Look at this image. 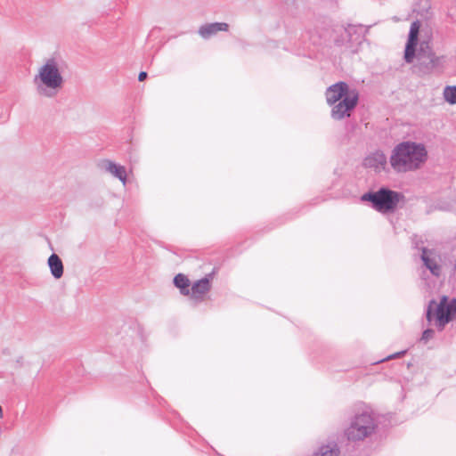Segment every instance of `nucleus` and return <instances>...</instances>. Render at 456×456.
I'll list each match as a JSON object with an SVG mask.
<instances>
[{
	"label": "nucleus",
	"mask_w": 456,
	"mask_h": 456,
	"mask_svg": "<svg viewBox=\"0 0 456 456\" xmlns=\"http://www.w3.org/2000/svg\"><path fill=\"white\" fill-rule=\"evenodd\" d=\"M428 159V153L424 143L404 141L392 150L389 164L395 173L402 174L420 169Z\"/></svg>",
	"instance_id": "f257e3e1"
},
{
	"label": "nucleus",
	"mask_w": 456,
	"mask_h": 456,
	"mask_svg": "<svg viewBox=\"0 0 456 456\" xmlns=\"http://www.w3.org/2000/svg\"><path fill=\"white\" fill-rule=\"evenodd\" d=\"M38 94L52 97L55 91L62 86L63 77L59 70V66L54 58L48 59L39 69L38 74L34 77Z\"/></svg>",
	"instance_id": "f03ea898"
},
{
	"label": "nucleus",
	"mask_w": 456,
	"mask_h": 456,
	"mask_svg": "<svg viewBox=\"0 0 456 456\" xmlns=\"http://www.w3.org/2000/svg\"><path fill=\"white\" fill-rule=\"evenodd\" d=\"M361 199L362 201L370 202L371 207L379 213H390L395 210L404 196L401 192L381 187L377 191L364 193Z\"/></svg>",
	"instance_id": "7ed1b4c3"
},
{
	"label": "nucleus",
	"mask_w": 456,
	"mask_h": 456,
	"mask_svg": "<svg viewBox=\"0 0 456 456\" xmlns=\"http://www.w3.org/2000/svg\"><path fill=\"white\" fill-rule=\"evenodd\" d=\"M350 419L349 428H378L384 424L387 416L376 412L370 405L360 402L353 406Z\"/></svg>",
	"instance_id": "20e7f679"
},
{
	"label": "nucleus",
	"mask_w": 456,
	"mask_h": 456,
	"mask_svg": "<svg viewBox=\"0 0 456 456\" xmlns=\"http://www.w3.org/2000/svg\"><path fill=\"white\" fill-rule=\"evenodd\" d=\"M415 57L417 58V63L413 68L414 72L419 76L431 74L436 69L442 67L444 62V57L437 56L427 41H422L419 44Z\"/></svg>",
	"instance_id": "39448f33"
},
{
	"label": "nucleus",
	"mask_w": 456,
	"mask_h": 456,
	"mask_svg": "<svg viewBox=\"0 0 456 456\" xmlns=\"http://www.w3.org/2000/svg\"><path fill=\"white\" fill-rule=\"evenodd\" d=\"M456 314V298L449 299L444 296L439 304L431 300L427 309V320L431 322L434 317L439 330L450 322Z\"/></svg>",
	"instance_id": "423d86ee"
},
{
	"label": "nucleus",
	"mask_w": 456,
	"mask_h": 456,
	"mask_svg": "<svg viewBox=\"0 0 456 456\" xmlns=\"http://www.w3.org/2000/svg\"><path fill=\"white\" fill-rule=\"evenodd\" d=\"M358 100V93L352 91L347 96H345L334 105H331L332 109L330 111V117L334 120H342L349 118L351 116V112L357 106Z\"/></svg>",
	"instance_id": "0eeeda50"
},
{
	"label": "nucleus",
	"mask_w": 456,
	"mask_h": 456,
	"mask_svg": "<svg viewBox=\"0 0 456 456\" xmlns=\"http://www.w3.org/2000/svg\"><path fill=\"white\" fill-rule=\"evenodd\" d=\"M419 31V22L413 21L411 25L408 40L404 50V61L411 63L415 58L416 47L418 45V37Z\"/></svg>",
	"instance_id": "6e6552de"
},
{
	"label": "nucleus",
	"mask_w": 456,
	"mask_h": 456,
	"mask_svg": "<svg viewBox=\"0 0 456 456\" xmlns=\"http://www.w3.org/2000/svg\"><path fill=\"white\" fill-rule=\"evenodd\" d=\"M349 90L348 85L344 81L337 82L330 86L325 92L326 102L328 105H334L338 101L347 96Z\"/></svg>",
	"instance_id": "1a4fd4ad"
},
{
	"label": "nucleus",
	"mask_w": 456,
	"mask_h": 456,
	"mask_svg": "<svg viewBox=\"0 0 456 456\" xmlns=\"http://www.w3.org/2000/svg\"><path fill=\"white\" fill-rule=\"evenodd\" d=\"M101 167L106 172L111 174L114 177L118 178L123 184L126 183V168L118 165L110 159H104L100 164Z\"/></svg>",
	"instance_id": "9d476101"
},
{
	"label": "nucleus",
	"mask_w": 456,
	"mask_h": 456,
	"mask_svg": "<svg viewBox=\"0 0 456 456\" xmlns=\"http://www.w3.org/2000/svg\"><path fill=\"white\" fill-rule=\"evenodd\" d=\"M229 25L226 22H213L202 25L199 28L200 36L204 39H208L219 31H227Z\"/></svg>",
	"instance_id": "9b49d317"
},
{
	"label": "nucleus",
	"mask_w": 456,
	"mask_h": 456,
	"mask_svg": "<svg viewBox=\"0 0 456 456\" xmlns=\"http://www.w3.org/2000/svg\"><path fill=\"white\" fill-rule=\"evenodd\" d=\"M313 456H340V448L335 440L322 443Z\"/></svg>",
	"instance_id": "f8f14e48"
},
{
	"label": "nucleus",
	"mask_w": 456,
	"mask_h": 456,
	"mask_svg": "<svg viewBox=\"0 0 456 456\" xmlns=\"http://www.w3.org/2000/svg\"><path fill=\"white\" fill-rule=\"evenodd\" d=\"M387 160L382 151H376L364 159V165L378 171L385 170Z\"/></svg>",
	"instance_id": "ddd939ff"
},
{
	"label": "nucleus",
	"mask_w": 456,
	"mask_h": 456,
	"mask_svg": "<svg viewBox=\"0 0 456 456\" xmlns=\"http://www.w3.org/2000/svg\"><path fill=\"white\" fill-rule=\"evenodd\" d=\"M210 277L211 274L206 276L200 281L194 282L191 286V297L193 298H199L202 295L206 294L210 290Z\"/></svg>",
	"instance_id": "4468645a"
},
{
	"label": "nucleus",
	"mask_w": 456,
	"mask_h": 456,
	"mask_svg": "<svg viewBox=\"0 0 456 456\" xmlns=\"http://www.w3.org/2000/svg\"><path fill=\"white\" fill-rule=\"evenodd\" d=\"M51 274L55 279H60L63 275V264L60 256L56 254H52L47 260Z\"/></svg>",
	"instance_id": "2eb2a0df"
},
{
	"label": "nucleus",
	"mask_w": 456,
	"mask_h": 456,
	"mask_svg": "<svg viewBox=\"0 0 456 456\" xmlns=\"http://www.w3.org/2000/svg\"><path fill=\"white\" fill-rule=\"evenodd\" d=\"M421 259L425 266L435 276H439L441 272V266L434 260L428 257L427 248H422Z\"/></svg>",
	"instance_id": "dca6fc26"
},
{
	"label": "nucleus",
	"mask_w": 456,
	"mask_h": 456,
	"mask_svg": "<svg viewBox=\"0 0 456 456\" xmlns=\"http://www.w3.org/2000/svg\"><path fill=\"white\" fill-rule=\"evenodd\" d=\"M346 436L348 440L357 442L370 436L375 429H346Z\"/></svg>",
	"instance_id": "f3484780"
},
{
	"label": "nucleus",
	"mask_w": 456,
	"mask_h": 456,
	"mask_svg": "<svg viewBox=\"0 0 456 456\" xmlns=\"http://www.w3.org/2000/svg\"><path fill=\"white\" fill-rule=\"evenodd\" d=\"M366 30L362 25H347V40H355V42H361L363 37V33Z\"/></svg>",
	"instance_id": "a211bd4d"
},
{
	"label": "nucleus",
	"mask_w": 456,
	"mask_h": 456,
	"mask_svg": "<svg viewBox=\"0 0 456 456\" xmlns=\"http://www.w3.org/2000/svg\"><path fill=\"white\" fill-rule=\"evenodd\" d=\"M174 284L180 289L182 295L188 296L190 294V281L184 274L178 273L174 278Z\"/></svg>",
	"instance_id": "6ab92c4d"
},
{
	"label": "nucleus",
	"mask_w": 456,
	"mask_h": 456,
	"mask_svg": "<svg viewBox=\"0 0 456 456\" xmlns=\"http://www.w3.org/2000/svg\"><path fill=\"white\" fill-rule=\"evenodd\" d=\"M336 32H339L340 36L338 38H335V43L338 45H345L347 44L354 43L355 40H347V27H338L335 30Z\"/></svg>",
	"instance_id": "aec40b11"
},
{
	"label": "nucleus",
	"mask_w": 456,
	"mask_h": 456,
	"mask_svg": "<svg viewBox=\"0 0 456 456\" xmlns=\"http://www.w3.org/2000/svg\"><path fill=\"white\" fill-rule=\"evenodd\" d=\"M443 94L447 102L456 104V86H445Z\"/></svg>",
	"instance_id": "412c9836"
},
{
	"label": "nucleus",
	"mask_w": 456,
	"mask_h": 456,
	"mask_svg": "<svg viewBox=\"0 0 456 456\" xmlns=\"http://www.w3.org/2000/svg\"><path fill=\"white\" fill-rule=\"evenodd\" d=\"M435 331L432 329H427L423 331L420 341L427 343L434 337Z\"/></svg>",
	"instance_id": "4be33fe9"
},
{
	"label": "nucleus",
	"mask_w": 456,
	"mask_h": 456,
	"mask_svg": "<svg viewBox=\"0 0 456 456\" xmlns=\"http://www.w3.org/2000/svg\"><path fill=\"white\" fill-rule=\"evenodd\" d=\"M405 353H406V350H403L401 352H398V353H395L394 354H391V355L387 356L386 358V360L401 357V356L404 355ZM383 361H385V359Z\"/></svg>",
	"instance_id": "5701e85b"
},
{
	"label": "nucleus",
	"mask_w": 456,
	"mask_h": 456,
	"mask_svg": "<svg viewBox=\"0 0 456 456\" xmlns=\"http://www.w3.org/2000/svg\"><path fill=\"white\" fill-rule=\"evenodd\" d=\"M148 77V74L147 72L145 71H141L138 75V80L139 81H144Z\"/></svg>",
	"instance_id": "b1692460"
},
{
	"label": "nucleus",
	"mask_w": 456,
	"mask_h": 456,
	"mask_svg": "<svg viewBox=\"0 0 456 456\" xmlns=\"http://www.w3.org/2000/svg\"><path fill=\"white\" fill-rule=\"evenodd\" d=\"M453 269H454V271H455V273H456V258H455V263H454Z\"/></svg>",
	"instance_id": "393cba45"
}]
</instances>
